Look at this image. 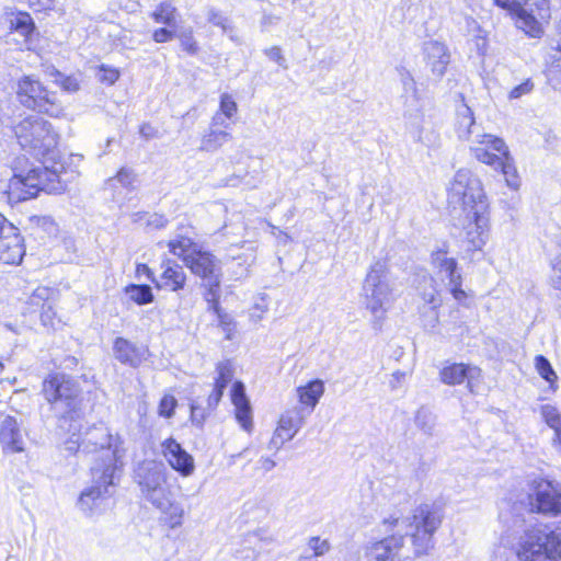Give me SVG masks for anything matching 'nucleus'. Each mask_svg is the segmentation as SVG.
<instances>
[{"label": "nucleus", "instance_id": "9d476101", "mask_svg": "<svg viewBox=\"0 0 561 561\" xmlns=\"http://www.w3.org/2000/svg\"><path fill=\"white\" fill-rule=\"evenodd\" d=\"M461 103L456 108L455 130L459 139L470 142L472 146L484 147L493 151L506 153L507 146L504 140L491 134L480 133L472 110L466 104L462 94L458 95Z\"/></svg>", "mask_w": 561, "mask_h": 561}, {"label": "nucleus", "instance_id": "69168bd1", "mask_svg": "<svg viewBox=\"0 0 561 561\" xmlns=\"http://www.w3.org/2000/svg\"><path fill=\"white\" fill-rule=\"evenodd\" d=\"M227 119H228V118H226L224 114H221V113H219V112H216V113L214 114V116L211 117V122H210L209 127L218 128V129H219V127L227 128V127H228V125H229V124L227 123Z\"/></svg>", "mask_w": 561, "mask_h": 561}, {"label": "nucleus", "instance_id": "7c9ffc66", "mask_svg": "<svg viewBox=\"0 0 561 561\" xmlns=\"http://www.w3.org/2000/svg\"><path fill=\"white\" fill-rule=\"evenodd\" d=\"M232 139V135L224 129L209 127L201 139L199 150L215 152Z\"/></svg>", "mask_w": 561, "mask_h": 561}, {"label": "nucleus", "instance_id": "aec40b11", "mask_svg": "<svg viewBox=\"0 0 561 561\" xmlns=\"http://www.w3.org/2000/svg\"><path fill=\"white\" fill-rule=\"evenodd\" d=\"M161 453L181 476L190 477L194 472V458L174 438L169 437L161 443Z\"/></svg>", "mask_w": 561, "mask_h": 561}, {"label": "nucleus", "instance_id": "393cba45", "mask_svg": "<svg viewBox=\"0 0 561 561\" xmlns=\"http://www.w3.org/2000/svg\"><path fill=\"white\" fill-rule=\"evenodd\" d=\"M423 51L425 62L430 67L432 73L442 78L450 62V54L447 46L437 41H428L424 43Z\"/></svg>", "mask_w": 561, "mask_h": 561}, {"label": "nucleus", "instance_id": "37998d69", "mask_svg": "<svg viewBox=\"0 0 561 561\" xmlns=\"http://www.w3.org/2000/svg\"><path fill=\"white\" fill-rule=\"evenodd\" d=\"M218 377L215 380V386L226 389L228 383L233 378V367L230 360L220 362L216 367Z\"/></svg>", "mask_w": 561, "mask_h": 561}, {"label": "nucleus", "instance_id": "6e6552de", "mask_svg": "<svg viewBox=\"0 0 561 561\" xmlns=\"http://www.w3.org/2000/svg\"><path fill=\"white\" fill-rule=\"evenodd\" d=\"M499 8L515 16L518 28L528 36L539 38L543 23L550 19V0H493Z\"/></svg>", "mask_w": 561, "mask_h": 561}, {"label": "nucleus", "instance_id": "c03bdc74", "mask_svg": "<svg viewBox=\"0 0 561 561\" xmlns=\"http://www.w3.org/2000/svg\"><path fill=\"white\" fill-rule=\"evenodd\" d=\"M207 301L214 304L213 307H214V310L218 314L219 325L221 327L222 331L226 333V339L231 340L233 331H234V323H233L232 318L227 313L220 312L217 299L216 300H207Z\"/></svg>", "mask_w": 561, "mask_h": 561}, {"label": "nucleus", "instance_id": "20e7f679", "mask_svg": "<svg viewBox=\"0 0 561 561\" xmlns=\"http://www.w3.org/2000/svg\"><path fill=\"white\" fill-rule=\"evenodd\" d=\"M114 450L107 462L91 468L92 484L79 495L77 506L85 516L98 514L103 501L114 494L115 482L119 479L118 472L122 470L121 450Z\"/></svg>", "mask_w": 561, "mask_h": 561}, {"label": "nucleus", "instance_id": "dca6fc26", "mask_svg": "<svg viewBox=\"0 0 561 561\" xmlns=\"http://www.w3.org/2000/svg\"><path fill=\"white\" fill-rule=\"evenodd\" d=\"M307 415L302 407H294L286 410L279 417L268 448L279 450L285 443L291 440L305 424Z\"/></svg>", "mask_w": 561, "mask_h": 561}, {"label": "nucleus", "instance_id": "6e6d98bb", "mask_svg": "<svg viewBox=\"0 0 561 561\" xmlns=\"http://www.w3.org/2000/svg\"><path fill=\"white\" fill-rule=\"evenodd\" d=\"M207 407H202L197 401L191 403V417L194 423L202 424L207 414Z\"/></svg>", "mask_w": 561, "mask_h": 561}, {"label": "nucleus", "instance_id": "c9c22d12", "mask_svg": "<svg viewBox=\"0 0 561 561\" xmlns=\"http://www.w3.org/2000/svg\"><path fill=\"white\" fill-rule=\"evenodd\" d=\"M138 182L137 173L130 168H122L117 174L110 178L106 185L111 188H115L117 184H121L128 191H134Z\"/></svg>", "mask_w": 561, "mask_h": 561}, {"label": "nucleus", "instance_id": "0eeeda50", "mask_svg": "<svg viewBox=\"0 0 561 561\" xmlns=\"http://www.w3.org/2000/svg\"><path fill=\"white\" fill-rule=\"evenodd\" d=\"M57 169L49 167H36L27 172L14 173L9 182L10 194L16 201L34 198L39 192L48 194H61L66 191L67 184L59 176Z\"/></svg>", "mask_w": 561, "mask_h": 561}, {"label": "nucleus", "instance_id": "4468645a", "mask_svg": "<svg viewBox=\"0 0 561 561\" xmlns=\"http://www.w3.org/2000/svg\"><path fill=\"white\" fill-rule=\"evenodd\" d=\"M185 266L201 277L208 287L206 300H216L219 297L220 267L216 257L199 248L191 259H186Z\"/></svg>", "mask_w": 561, "mask_h": 561}, {"label": "nucleus", "instance_id": "c756f323", "mask_svg": "<svg viewBox=\"0 0 561 561\" xmlns=\"http://www.w3.org/2000/svg\"><path fill=\"white\" fill-rule=\"evenodd\" d=\"M299 402L308 410L310 414L324 392V383L320 379L311 380L306 386L297 389Z\"/></svg>", "mask_w": 561, "mask_h": 561}, {"label": "nucleus", "instance_id": "412c9836", "mask_svg": "<svg viewBox=\"0 0 561 561\" xmlns=\"http://www.w3.org/2000/svg\"><path fill=\"white\" fill-rule=\"evenodd\" d=\"M404 545V535L393 534L367 546V561H401L399 552Z\"/></svg>", "mask_w": 561, "mask_h": 561}, {"label": "nucleus", "instance_id": "5701e85b", "mask_svg": "<svg viewBox=\"0 0 561 561\" xmlns=\"http://www.w3.org/2000/svg\"><path fill=\"white\" fill-rule=\"evenodd\" d=\"M442 382L448 386H456L467 380L470 392H474V381L481 378V369L477 366L454 363L445 366L440 373Z\"/></svg>", "mask_w": 561, "mask_h": 561}, {"label": "nucleus", "instance_id": "bb28decb", "mask_svg": "<svg viewBox=\"0 0 561 561\" xmlns=\"http://www.w3.org/2000/svg\"><path fill=\"white\" fill-rule=\"evenodd\" d=\"M152 506L162 513L163 519L170 528L175 529L182 526L185 510L182 503L175 500L172 491L160 497Z\"/></svg>", "mask_w": 561, "mask_h": 561}, {"label": "nucleus", "instance_id": "e433bc0d", "mask_svg": "<svg viewBox=\"0 0 561 561\" xmlns=\"http://www.w3.org/2000/svg\"><path fill=\"white\" fill-rule=\"evenodd\" d=\"M125 294L137 305H148L153 301L152 289L149 285H128L125 287Z\"/></svg>", "mask_w": 561, "mask_h": 561}, {"label": "nucleus", "instance_id": "bf43d9fd", "mask_svg": "<svg viewBox=\"0 0 561 561\" xmlns=\"http://www.w3.org/2000/svg\"><path fill=\"white\" fill-rule=\"evenodd\" d=\"M222 388H219L217 386H214V389L211 393L207 398V410L213 411L217 408L218 403L220 402L222 394H224Z\"/></svg>", "mask_w": 561, "mask_h": 561}, {"label": "nucleus", "instance_id": "f257e3e1", "mask_svg": "<svg viewBox=\"0 0 561 561\" xmlns=\"http://www.w3.org/2000/svg\"><path fill=\"white\" fill-rule=\"evenodd\" d=\"M448 202L462 208L467 251H481L489 240L490 211L481 181L470 170L456 172L448 188Z\"/></svg>", "mask_w": 561, "mask_h": 561}, {"label": "nucleus", "instance_id": "0e129e2a", "mask_svg": "<svg viewBox=\"0 0 561 561\" xmlns=\"http://www.w3.org/2000/svg\"><path fill=\"white\" fill-rule=\"evenodd\" d=\"M139 133L141 137H144L146 140H149L157 137L158 130L150 124L145 123L140 126Z\"/></svg>", "mask_w": 561, "mask_h": 561}, {"label": "nucleus", "instance_id": "a18cd8bd", "mask_svg": "<svg viewBox=\"0 0 561 561\" xmlns=\"http://www.w3.org/2000/svg\"><path fill=\"white\" fill-rule=\"evenodd\" d=\"M219 113L231 119L238 112V105L229 93H222L219 102Z\"/></svg>", "mask_w": 561, "mask_h": 561}, {"label": "nucleus", "instance_id": "2eb2a0df", "mask_svg": "<svg viewBox=\"0 0 561 561\" xmlns=\"http://www.w3.org/2000/svg\"><path fill=\"white\" fill-rule=\"evenodd\" d=\"M531 497L537 512L552 516L561 514V483L546 479L534 480Z\"/></svg>", "mask_w": 561, "mask_h": 561}, {"label": "nucleus", "instance_id": "423d86ee", "mask_svg": "<svg viewBox=\"0 0 561 561\" xmlns=\"http://www.w3.org/2000/svg\"><path fill=\"white\" fill-rule=\"evenodd\" d=\"M366 308L376 317L381 318L391 308L399 296L396 280L386 262L373 264L363 284Z\"/></svg>", "mask_w": 561, "mask_h": 561}, {"label": "nucleus", "instance_id": "2f4dec72", "mask_svg": "<svg viewBox=\"0 0 561 561\" xmlns=\"http://www.w3.org/2000/svg\"><path fill=\"white\" fill-rule=\"evenodd\" d=\"M460 24V31L468 36L470 39L476 42V46L479 53H483L486 48V34L481 28L478 21L471 16H463Z\"/></svg>", "mask_w": 561, "mask_h": 561}, {"label": "nucleus", "instance_id": "1a4fd4ad", "mask_svg": "<svg viewBox=\"0 0 561 561\" xmlns=\"http://www.w3.org/2000/svg\"><path fill=\"white\" fill-rule=\"evenodd\" d=\"M519 561H561V533L528 529L520 539Z\"/></svg>", "mask_w": 561, "mask_h": 561}, {"label": "nucleus", "instance_id": "de8ad7c7", "mask_svg": "<svg viewBox=\"0 0 561 561\" xmlns=\"http://www.w3.org/2000/svg\"><path fill=\"white\" fill-rule=\"evenodd\" d=\"M308 547L313 551V557L324 556L331 549L330 542L319 537H311L308 541Z\"/></svg>", "mask_w": 561, "mask_h": 561}, {"label": "nucleus", "instance_id": "72a5a7b5", "mask_svg": "<svg viewBox=\"0 0 561 561\" xmlns=\"http://www.w3.org/2000/svg\"><path fill=\"white\" fill-rule=\"evenodd\" d=\"M178 15V9L169 0L159 3L151 13V18L156 23L163 24L169 27L176 26Z\"/></svg>", "mask_w": 561, "mask_h": 561}, {"label": "nucleus", "instance_id": "774afa93", "mask_svg": "<svg viewBox=\"0 0 561 561\" xmlns=\"http://www.w3.org/2000/svg\"><path fill=\"white\" fill-rule=\"evenodd\" d=\"M259 462L261 465V468L266 472L273 470L276 466V462L268 457H261Z\"/></svg>", "mask_w": 561, "mask_h": 561}, {"label": "nucleus", "instance_id": "c85d7f7f", "mask_svg": "<svg viewBox=\"0 0 561 561\" xmlns=\"http://www.w3.org/2000/svg\"><path fill=\"white\" fill-rule=\"evenodd\" d=\"M163 272L160 277V283L157 284L160 288H165L172 291L182 289L186 283V274L181 265L168 260L162 264Z\"/></svg>", "mask_w": 561, "mask_h": 561}, {"label": "nucleus", "instance_id": "79ce46f5", "mask_svg": "<svg viewBox=\"0 0 561 561\" xmlns=\"http://www.w3.org/2000/svg\"><path fill=\"white\" fill-rule=\"evenodd\" d=\"M535 366L541 378H543L550 385H553L556 382L557 374L552 368L550 362L543 355H537L535 357Z\"/></svg>", "mask_w": 561, "mask_h": 561}, {"label": "nucleus", "instance_id": "052dcab7", "mask_svg": "<svg viewBox=\"0 0 561 561\" xmlns=\"http://www.w3.org/2000/svg\"><path fill=\"white\" fill-rule=\"evenodd\" d=\"M556 46L552 47V49L561 53V20L557 24V32H556ZM550 59L552 64H556L557 67H561V57L557 58L556 55H550Z\"/></svg>", "mask_w": 561, "mask_h": 561}, {"label": "nucleus", "instance_id": "473e14b6", "mask_svg": "<svg viewBox=\"0 0 561 561\" xmlns=\"http://www.w3.org/2000/svg\"><path fill=\"white\" fill-rule=\"evenodd\" d=\"M169 251L173 254L182 259L184 264L186 263V259H191L192 255L201 248L197 243H195L191 238L185 236H178L176 238L170 240L168 242Z\"/></svg>", "mask_w": 561, "mask_h": 561}, {"label": "nucleus", "instance_id": "4c0bfd02", "mask_svg": "<svg viewBox=\"0 0 561 561\" xmlns=\"http://www.w3.org/2000/svg\"><path fill=\"white\" fill-rule=\"evenodd\" d=\"M414 422L416 427L420 431H422L425 435H434V430L436 426V415L430 409L425 407L420 408L415 414Z\"/></svg>", "mask_w": 561, "mask_h": 561}, {"label": "nucleus", "instance_id": "13d9d810", "mask_svg": "<svg viewBox=\"0 0 561 561\" xmlns=\"http://www.w3.org/2000/svg\"><path fill=\"white\" fill-rule=\"evenodd\" d=\"M551 282L554 288L561 290V253L552 261Z\"/></svg>", "mask_w": 561, "mask_h": 561}, {"label": "nucleus", "instance_id": "4be33fe9", "mask_svg": "<svg viewBox=\"0 0 561 561\" xmlns=\"http://www.w3.org/2000/svg\"><path fill=\"white\" fill-rule=\"evenodd\" d=\"M25 431L22 423L14 416L7 415L0 423V444L5 453H21L24 450Z\"/></svg>", "mask_w": 561, "mask_h": 561}, {"label": "nucleus", "instance_id": "f3484780", "mask_svg": "<svg viewBox=\"0 0 561 561\" xmlns=\"http://www.w3.org/2000/svg\"><path fill=\"white\" fill-rule=\"evenodd\" d=\"M85 435V440L89 444L94 445L95 449L101 451V457L94 465H103L104 462H107L112 454H114V449L121 450V462L122 466L124 465L123 458L125 456V449L123 448V440L118 435H112L108 428L103 424L94 426Z\"/></svg>", "mask_w": 561, "mask_h": 561}, {"label": "nucleus", "instance_id": "8fccbe9b", "mask_svg": "<svg viewBox=\"0 0 561 561\" xmlns=\"http://www.w3.org/2000/svg\"><path fill=\"white\" fill-rule=\"evenodd\" d=\"M207 21L213 25L220 27L224 32H227L230 28L228 19L221 12L213 8L207 12Z\"/></svg>", "mask_w": 561, "mask_h": 561}, {"label": "nucleus", "instance_id": "7ed1b4c3", "mask_svg": "<svg viewBox=\"0 0 561 561\" xmlns=\"http://www.w3.org/2000/svg\"><path fill=\"white\" fill-rule=\"evenodd\" d=\"M444 513L440 506L434 503H423L414 508L412 517L403 518L398 513L383 518L386 530H402L411 527V539L416 556L426 554L433 547V536L440 527Z\"/></svg>", "mask_w": 561, "mask_h": 561}, {"label": "nucleus", "instance_id": "09e8293b", "mask_svg": "<svg viewBox=\"0 0 561 561\" xmlns=\"http://www.w3.org/2000/svg\"><path fill=\"white\" fill-rule=\"evenodd\" d=\"M535 88V84L531 79H526L520 84L513 88L508 93L510 100H517L524 95L530 94Z\"/></svg>", "mask_w": 561, "mask_h": 561}, {"label": "nucleus", "instance_id": "9b49d317", "mask_svg": "<svg viewBox=\"0 0 561 561\" xmlns=\"http://www.w3.org/2000/svg\"><path fill=\"white\" fill-rule=\"evenodd\" d=\"M16 94L21 104L27 108L50 117H60L64 114V107L57 94L48 91L33 77L26 76L19 81Z\"/></svg>", "mask_w": 561, "mask_h": 561}, {"label": "nucleus", "instance_id": "a211bd4d", "mask_svg": "<svg viewBox=\"0 0 561 561\" xmlns=\"http://www.w3.org/2000/svg\"><path fill=\"white\" fill-rule=\"evenodd\" d=\"M491 150L479 146H472L471 148V152L478 161L491 165L495 170L501 169L507 185L512 188H517L519 180L516 169L511 163L510 152L501 153L492 152Z\"/></svg>", "mask_w": 561, "mask_h": 561}, {"label": "nucleus", "instance_id": "864d4df0", "mask_svg": "<svg viewBox=\"0 0 561 561\" xmlns=\"http://www.w3.org/2000/svg\"><path fill=\"white\" fill-rule=\"evenodd\" d=\"M462 285V278L458 280H453V283L447 284L450 294L453 295L454 299L457 300L459 304L465 305L467 299V293L461 288Z\"/></svg>", "mask_w": 561, "mask_h": 561}, {"label": "nucleus", "instance_id": "680f3d73", "mask_svg": "<svg viewBox=\"0 0 561 561\" xmlns=\"http://www.w3.org/2000/svg\"><path fill=\"white\" fill-rule=\"evenodd\" d=\"M54 316H55V312L51 308V306H48V305H44L43 306V311L41 313V320L43 322L44 325L46 327H54Z\"/></svg>", "mask_w": 561, "mask_h": 561}, {"label": "nucleus", "instance_id": "a19ab883", "mask_svg": "<svg viewBox=\"0 0 561 561\" xmlns=\"http://www.w3.org/2000/svg\"><path fill=\"white\" fill-rule=\"evenodd\" d=\"M11 26L21 35L28 37L34 31V23L30 14L18 13L11 19Z\"/></svg>", "mask_w": 561, "mask_h": 561}, {"label": "nucleus", "instance_id": "e2e57ef3", "mask_svg": "<svg viewBox=\"0 0 561 561\" xmlns=\"http://www.w3.org/2000/svg\"><path fill=\"white\" fill-rule=\"evenodd\" d=\"M168 224V219L159 214L150 215L148 218L147 225L153 227L156 229L164 228Z\"/></svg>", "mask_w": 561, "mask_h": 561}, {"label": "nucleus", "instance_id": "58836bf2", "mask_svg": "<svg viewBox=\"0 0 561 561\" xmlns=\"http://www.w3.org/2000/svg\"><path fill=\"white\" fill-rule=\"evenodd\" d=\"M270 541V539L263 536L262 530H256L248 534L244 537L243 545L245 549L251 550V553L247 554L244 558L249 560H254L263 550V545Z\"/></svg>", "mask_w": 561, "mask_h": 561}, {"label": "nucleus", "instance_id": "a878e982", "mask_svg": "<svg viewBox=\"0 0 561 561\" xmlns=\"http://www.w3.org/2000/svg\"><path fill=\"white\" fill-rule=\"evenodd\" d=\"M114 357L124 365L139 367L147 359V350L124 337H116L113 345Z\"/></svg>", "mask_w": 561, "mask_h": 561}, {"label": "nucleus", "instance_id": "b1692460", "mask_svg": "<svg viewBox=\"0 0 561 561\" xmlns=\"http://www.w3.org/2000/svg\"><path fill=\"white\" fill-rule=\"evenodd\" d=\"M231 402L234 405V415L237 422L243 431L251 433L253 430V414L252 407L245 393V387L241 381H236L232 385Z\"/></svg>", "mask_w": 561, "mask_h": 561}, {"label": "nucleus", "instance_id": "f03ea898", "mask_svg": "<svg viewBox=\"0 0 561 561\" xmlns=\"http://www.w3.org/2000/svg\"><path fill=\"white\" fill-rule=\"evenodd\" d=\"M42 392L59 419L58 426L80 436L82 398L78 381L66 374H51L44 379Z\"/></svg>", "mask_w": 561, "mask_h": 561}, {"label": "nucleus", "instance_id": "39448f33", "mask_svg": "<svg viewBox=\"0 0 561 561\" xmlns=\"http://www.w3.org/2000/svg\"><path fill=\"white\" fill-rule=\"evenodd\" d=\"M14 134L23 150L37 159L55 161L59 136L53 125L37 115H30L14 126Z\"/></svg>", "mask_w": 561, "mask_h": 561}, {"label": "nucleus", "instance_id": "603ef678", "mask_svg": "<svg viewBox=\"0 0 561 561\" xmlns=\"http://www.w3.org/2000/svg\"><path fill=\"white\" fill-rule=\"evenodd\" d=\"M176 407V399L173 396L167 394L164 396L159 404V413L165 417H171L173 415L174 409Z\"/></svg>", "mask_w": 561, "mask_h": 561}, {"label": "nucleus", "instance_id": "49530a36", "mask_svg": "<svg viewBox=\"0 0 561 561\" xmlns=\"http://www.w3.org/2000/svg\"><path fill=\"white\" fill-rule=\"evenodd\" d=\"M98 78L101 82L112 85L118 80L119 71L116 68L101 65L99 68Z\"/></svg>", "mask_w": 561, "mask_h": 561}, {"label": "nucleus", "instance_id": "5fc2aeb1", "mask_svg": "<svg viewBox=\"0 0 561 561\" xmlns=\"http://www.w3.org/2000/svg\"><path fill=\"white\" fill-rule=\"evenodd\" d=\"M264 54L266 55V57H268L271 60L275 61L282 68L287 69L288 66L286 64V59L282 53L280 47L273 46L271 48H266L264 50Z\"/></svg>", "mask_w": 561, "mask_h": 561}, {"label": "nucleus", "instance_id": "f8f14e48", "mask_svg": "<svg viewBox=\"0 0 561 561\" xmlns=\"http://www.w3.org/2000/svg\"><path fill=\"white\" fill-rule=\"evenodd\" d=\"M400 81L402 84V103H403V117L405 121V125L411 133L417 137L420 141L421 138V126L423 123V101L420 94L416 81L410 71L404 68L399 70Z\"/></svg>", "mask_w": 561, "mask_h": 561}, {"label": "nucleus", "instance_id": "cd10ccee", "mask_svg": "<svg viewBox=\"0 0 561 561\" xmlns=\"http://www.w3.org/2000/svg\"><path fill=\"white\" fill-rule=\"evenodd\" d=\"M447 254L448 251L446 247L433 251L431 262L436 273L447 279V284H450L453 280L462 278V276L458 268L457 261L454 257H448Z\"/></svg>", "mask_w": 561, "mask_h": 561}, {"label": "nucleus", "instance_id": "4d7b16f0", "mask_svg": "<svg viewBox=\"0 0 561 561\" xmlns=\"http://www.w3.org/2000/svg\"><path fill=\"white\" fill-rule=\"evenodd\" d=\"M57 84L67 92H77L80 89V82L75 76H62Z\"/></svg>", "mask_w": 561, "mask_h": 561}, {"label": "nucleus", "instance_id": "ddd939ff", "mask_svg": "<svg viewBox=\"0 0 561 561\" xmlns=\"http://www.w3.org/2000/svg\"><path fill=\"white\" fill-rule=\"evenodd\" d=\"M135 481L142 496L151 504L171 491L163 466L154 461L139 463L135 470Z\"/></svg>", "mask_w": 561, "mask_h": 561}, {"label": "nucleus", "instance_id": "f704fd0d", "mask_svg": "<svg viewBox=\"0 0 561 561\" xmlns=\"http://www.w3.org/2000/svg\"><path fill=\"white\" fill-rule=\"evenodd\" d=\"M435 284L436 282L432 276H423L417 285L419 295L432 309H436L442 302Z\"/></svg>", "mask_w": 561, "mask_h": 561}, {"label": "nucleus", "instance_id": "338daca9", "mask_svg": "<svg viewBox=\"0 0 561 561\" xmlns=\"http://www.w3.org/2000/svg\"><path fill=\"white\" fill-rule=\"evenodd\" d=\"M279 18L273 14H264L261 20V27L263 31H268L271 26L278 23Z\"/></svg>", "mask_w": 561, "mask_h": 561}, {"label": "nucleus", "instance_id": "3c124183", "mask_svg": "<svg viewBox=\"0 0 561 561\" xmlns=\"http://www.w3.org/2000/svg\"><path fill=\"white\" fill-rule=\"evenodd\" d=\"M175 32L174 27H159L153 31L152 39L159 44L169 43L175 38Z\"/></svg>", "mask_w": 561, "mask_h": 561}, {"label": "nucleus", "instance_id": "6ab92c4d", "mask_svg": "<svg viewBox=\"0 0 561 561\" xmlns=\"http://www.w3.org/2000/svg\"><path fill=\"white\" fill-rule=\"evenodd\" d=\"M25 254L23 238L19 229L10 225H4L0 232V262L3 264H20Z\"/></svg>", "mask_w": 561, "mask_h": 561}, {"label": "nucleus", "instance_id": "ea45409f", "mask_svg": "<svg viewBox=\"0 0 561 561\" xmlns=\"http://www.w3.org/2000/svg\"><path fill=\"white\" fill-rule=\"evenodd\" d=\"M175 38L180 41L182 49L188 55L194 56L198 53L199 46L194 38L192 28H185L180 32H175Z\"/></svg>", "mask_w": 561, "mask_h": 561}]
</instances>
